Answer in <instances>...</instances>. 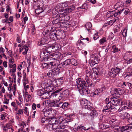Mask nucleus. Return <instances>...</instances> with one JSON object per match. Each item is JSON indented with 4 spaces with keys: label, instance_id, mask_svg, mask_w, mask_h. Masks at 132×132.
Returning a JSON list of instances; mask_svg holds the SVG:
<instances>
[{
    "label": "nucleus",
    "instance_id": "c03bdc74",
    "mask_svg": "<svg viewBox=\"0 0 132 132\" xmlns=\"http://www.w3.org/2000/svg\"><path fill=\"white\" fill-rule=\"evenodd\" d=\"M61 105L60 108H62L63 109H65L67 108L68 105V102H65L64 103L62 104V103L61 102Z\"/></svg>",
    "mask_w": 132,
    "mask_h": 132
},
{
    "label": "nucleus",
    "instance_id": "a18cd8bd",
    "mask_svg": "<svg viewBox=\"0 0 132 132\" xmlns=\"http://www.w3.org/2000/svg\"><path fill=\"white\" fill-rule=\"evenodd\" d=\"M69 90L68 89H66L63 92L64 97H66L68 96L69 95Z\"/></svg>",
    "mask_w": 132,
    "mask_h": 132
},
{
    "label": "nucleus",
    "instance_id": "423d86ee",
    "mask_svg": "<svg viewBox=\"0 0 132 132\" xmlns=\"http://www.w3.org/2000/svg\"><path fill=\"white\" fill-rule=\"evenodd\" d=\"M53 82L49 79H46L43 81L41 84V87L43 88L49 89L53 87Z\"/></svg>",
    "mask_w": 132,
    "mask_h": 132
},
{
    "label": "nucleus",
    "instance_id": "9d476101",
    "mask_svg": "<svg viewBox=\"0 0 132 132\" xmlns=\"http://www.w3.org/2000/svg\"><path fill=\"white\" fill-rule=\"evenodd\" d=\"M60 18H57L52 21V23L53 24H61V23L63 24L65 23L66 21L65 19V17H67V16L61 14H60Z\"/></svg>",
    "mask_w": 132,
    "mask_h": 132
},
{
    "label": "nucleus",
    "instance_id": "e2e57ef3",
    "mask_svg": "<svg viewBox=\"0 0 132 132\" xmlns=\"http://www.w3.org/2000/svg\"><path fill=\"white\" fill-rule=\"evenodd\" d=\"M88 7V6L86 3L84 4L81 7V8L82 9H86Z\"/></svg>",
    "mask_w": 132,
    "mask_h": 132
},
{
    "label": "nucleus",
    "instance_id": "f8f14e48",
    "mask_svg": "<svg viewBox=\"0 0 132 132\" xmlns=\"http://www.w3.org/2000/svg\"><path fill=\"white\" fill-rule=\"evenodd\" d=\"M60 123L59 128H65V125L64 123L70 122L71 120V119L70 117H67L64 119L62 116H60Z\"/></svg>",
    "mask_w": 132,
    "mask_h": 132
},
{
    "label": "nucleus",
    "instance_id": "4c0bfd02",
    "mask_svg": "<svg viewBox=\"0 0 132 132\" xmlns=\"http://www.w3.org/2000/svg\"><path fill=\"white\" fill-rule=\"evenodd\" d=\"M23 75L22 80L23 83V84H24L25 85V84H27L28 81L26 78V73H24Z\"/></svg>",
    "mask_w": 132,
    "mask_h": 132
},
{
    "label": "nucleus",
    "instance_id": "4be33fe9",
    "mask_svg": "<svg viewBox=\"0 0 132 132\" xmlns=\"http://www.w3.org/2000/svg\"><path fill=\"white\" fill-rule=\"evenodd\" d=\"M64 79V78L63 77L58 78L56 79L55 81L56 86H59L63 84Z\"/></svg>",
    "mask_w": 132,
    "mask_h": 132
},
{
    "label": "nucleus",
    "instance_id": "4468645a",
    "mask_svg": "<svg viewBox=\"0 0 132 132\" xmlns=\"http://www.w3.org/2000/svg\"><path fill=\"white\" fill-rule=\"evenodd\" d=\"M80 94L82 95H86L90 93V90L86 88V85H84L78 88Z\"/></svg>",
    "mask_w": 132,
    "mask_h": 132
},
{
    "label": "nucleus",
    "instance_id": "b1692460",
    "mask_svg": "<svg viewBox=\"0 0 132 132\" xmlns=\"http://www.w3.org/2000/svg\"><path fill=\"white\" fill-rule=\"evenodd\" d=\"M3 130L4 132H7L8 130L13 131V129L8 124H6L5 126H3Z\"/></svg>",
    "mask_w": 132,
    "mask_h": 132
},
{
    "label": "nucleus",
    "instance_id": "0e129e2a",
    "mask_svg": "<svg viewBox=\"0 0 132 132\" xmlns=\"http://www.w3.org/2000/svg\"><path fill=\"white\" fill-rule=\"evenodd\" d=\"M99 37L98 33H96L94 36L93 39L94 40H95L98 38Z\"/></svg>",
    "mask_w": 132,
    "mask_h": 132
},
{
    "label": "nucleus",
    "instance_id": "9b49d317",
    "mask_svg": "<svg viewBox=\"0 0 132 132\" xmlns=\"http://www.w3.org/2000/svg\"><path fill=\"white\" fill-rule=\"evenodd\" d=\"M55 111L52 110L50 109L45 108L42 110V112L44 116L46 117H49L51 115L55 116Z\"/></svg>",
    "mask_w": 132,
    "mask_h": 132
},
{
    "label": "nucleus",
    "instance_id": "09e8293b",
    "mask_svg": "<svg viewBox=\"0 0 132 132\" xmlns=\"http://www.w3.org/2000/svg\"><path fill=\"white\" fill-rule=\"evenodd\" d=\"M48 94L46 93H44L41 96L40 98H41L44 99L48 98Z\"/></svg>",
    "mask_w": 132,
    "mask_h": 132
},
{
    "label": "nucleus",
    "instance_id": "5fc2aeb1",
    "mask_svg": "<svg viewBox=\"0 0 132 132\" xmlns=\"http://www.w3.org/2000/svg\"><path fill=\"white\" fill-rule=\"evenodd\" d=\"M44 92L42 89L38 90L37 91V94L40 96L44 94Z\"/></svg>",
    "mask_w": 132,
    "mask_h": 132
},
{
    "label": "nucleus",
    "instance_id": "473e14b6",
    "mask_svg": "<svg viewBox=\"0 0 132 132\" xmlns=\"http://www.w3.org/2000/svg\"><path fill=\"white\" fill-rule=\"evenodd\" d=\"M48 36L50 38L54 39L57 37V35L56 33L52 32L49 34Z\"/></svg>",
    "mask_w": 132,
    "mask_h": 132
},
{
    "label": "nucleus",
    "instance_id": "0eeeda50",
    "mask_svg": "<svg viewBox=\"0 0 132 132\" xmlns=\"http://www.w3.org/2000/svg\"><path fill=\"white\" fill-rule=\"evenodd\" d=\"M70 53L67 52L64 53L62 54L58 52H56L51 54L50 55L53 57L52 58L54 60H56L59 59L60 60L62 59L63 57H65L67 55H71Z\"/></svg>",
    "mask_w": 132,
    "mask_h": 132
},
{
    "label": "nucleus",
    "instance_id": "603ef678",
    "mask_svg": "<svg viewBox=\"0 0 132 132\" xmlns=\"http://www.w3.org/2000/svg\"><path fill=\"white\" fill-rule=\"evenodd\" d=\"M112 48L113 50V53H114L120 51V49L117 47L115 45L112 46Z\"/></svg>",
    "mask_w": 132,
    "mask_h": 132
},
{
    "label": "nucleus",
    "instance_id": "a19ab883",
    "mask_svg": "<svg viewBox=\"0 0 132 132\" xmlns=\"http://www.w3.org/2000/svg\"><path fill=\"white\" fill-rule=\"evenodd\" d=\"M51 102V100H46L44 102L43 104L46 106H48L50 107Z\"/></svg>",
    "mask_w": 132,
    "mask_h": 132
},
{
    "label": "nucleus",
    "instance_id": "774afa93",
    "mask_svg": "<svg viewBox=\"0 0 132 132\" xmlns=\"http://www.w3.org/2000/svg\"><path fill=\"white\" fill-rule=\"evenodd\" d=\"M108 22L109 23V25L111 26L115 22V21L113 20H112Z\"/></svg>",
    "mask_w": 132,
    "mask_h": 132
},
{
    "label": "nucleus",
    "instance_id": "2eb2a0df",
    "mask_svg": "<svg viewBox=\"0 0 132 132\" xmlns=\"http://www.w3.org/2000/svg\"><path fill=\"white\" fill-rule=\"evenodd\" d=\"M118 85L119 87H122L123 88H129L130 89L132 90V84L130 83L121 81L119 83Z\"/></svg>",
    "mask_w": 132,
    "mask_h": 132
},
{
    "label": "nucleus",
    "instance_id": "aec40b11",
    "mask_svg": "<svg viewBox=\"0 0 132 132\" xmlns=\"http://www.w3.org/2000/svg\"><path fill=\"white\" fill-rule=\"evenodd\" d=\"M49 41L46 38H42L38 41V45L39 46H41L47 44Z\"/></svg>",
    "mask_w": 132,
    "mask_h": 132
},
{
    "label": "nucleus",
    "instance_id": "f257e3e1",
    "mask_svg": "<svg viewBox=\"0 0 132 132\" xmlns=\"http://www.w3.org/2000/svg\"><path fill=\"white\" fill-rule=\"evenodd\" d=\"M105 102L106 105L103 108V112H112L113 110L116 111L117 109L113 106V105L116 106L124 104L121 99L112 97L106 98L105 100Z\"/></svg>",
    "mask_w": 132,
    "mask_h": 132
},
{
    "label": "nucleus",
    "instance_id": "13d9d810",
    "mask_svg": "<svg viewBox=\"0 0 132 132\" xmlns=\"http://www.w3.org/2000/svg\"><path fill=\"white\" fill-rule=\"evenodd\" d=\"M107 127H106V126H104V125L103 124H101L100 125V128H101L102 129H104L105 128H107L109 127V126H108L107 125H106Z\"/></svg>",
    "mask_w": 132,
    "mask_h": 132
},
{
    "label": "nucleus",
    "instance_id": "f3484780",
    "mask_svg": "<svg viewBox=\"0 0 132 132\" xmlns=\"http://www.w3.org/2000/svg\"><path fill=\"white\" fill-rule=\"evenodd\" d=\"M77 84H78V88H79L84 85H86L87 84L85 81L82 80L81 78H78L76 80Z\"/></svg>",
    "mask_w": 132,
    "mask_h": 132
},
{
    "label": "nucleus",
    "instance_id": "e433bc0d",
    "mask_svg": "<svg viewBox=\"0 0 132 132\" xmlns=\"http://www.w3.org/2000/svg\"><path fill=\"white\" fill-rule=\"evenodd\" d=\"M53 48L54 49V51L58 50L60 49L61 48V46L57 43H55L54 44H52Z\"/></svg>",
    "mask_w": 132,
    "mask_h": 132
},
{
    "label": "nucleus",
    "instance_id": "7c9ffc66",
    "mask_svg": "<svg viewBox=\"0 0 132 132\" xmlns=\"http://www.w3.org/2000/svg\"><path fill=\"white\" fill-rule=\"evenodd\" d=\"M132 56V52L130 51H127L123 55V57L126 58H128L131 57Z\"/></svg>",
    "mask_w": 132,
    "mask_h": 132
},
{
    "label": "nucleus",
    "instance_id": "72a5a7b5",
    "mask_svg": "<svg viewBox=\"0 0 132 132\" xmlns=\"http://www.w3.org/2000/svg\"><path fill=\"white\" fill-rule=\"evenodd\" d=\"M98 115V113L95 110H92L90 114V116L92 118L94 117H96Z\"/></svg>",
    "mask_w": 132,
    "mask_h": 132
},
{
    "label": "nucleus",
    "instance_id": "5701e85b",
    "mask_svg": "<svg viewBox=\"0 0 132 132\" xmlns=\"http://www.w3.org/2000/svg\"><path fill=\"white\" fill-rule=\"evenodd\" d=\"M127 71L126 76L130 77V79L132 80V66L129 67L127 69Z\"/></svg>",
    "mask_w": 132,
    "mask_h": 132
},
{
    "label": "nucleus",
    "instance_id": "412c9836",
    "mask_svg": "<svg viewBox=\"0 0 132 132\" xmlns=\"http://www.w3.org/2000/svg\"><path fill=\"white\" fill-rule=\"evenodd\" d=\"M52 97H54L55 98L59 97V98L60 100L63 97H64L63 94L61 93H52L51 95Z\"/></svg>",
    "mask_w": 132,
    "mask_h": 132
},
{
    "label": "nucleus",
    "instance_id": "37998d69",
    "mask_svg": "<svg viewBox=\"0 0 132 132\" xmlns=\"http://www.w3.org/2000/svg\"><path fill=\"white\" fill-rule=\"evenodd\" d=\"M24 50L23 52H22V54L23 55H25L26 54L27 52V51L28 50L29 48L27 46L25 45L24 46Z\"/></svg>",
    "mask_w": 132,
    "mask_h": 132
},
{
    "label": "nucleus",
    "instance_id": "052dcab7",
    "mask_svg": "<svg viewBox=\"0 0 132 132\" xmlns=\"http://www.w3.org/2000/svg\"><path fill=\"white\" fill-rule=\"evenodd\" d=\"M24 114L28 116L29 113L28 111V108L27 107H25L24 108Z\"/></svg>",
    "mask_w": 132,
    "mask_h": 132
},
{
    "label": "nucleus",
    "instance_id": "6ab92c4d",
    "mask_svg": "<svg viewBox=\"0 0 132 132\" xmlns=\"http://www.w3.org/2000/svg\"><path fill=\"white\" fill-rule=\"evenodd\" d=\"M119 15L118 11L117 10L109 11L108 12L107 17L108 18L114 16L116 17Z\"/></svg>",
    "mask_w": 132,
    "mask_h": 132
},
{
    "label": "nucleus",
    "instance_id": "69168bd1",
    "mask_svg": "<svg viewBox=\"0 0 132 132\" xmlns=\"http://www.w3.org/2000/svg\"><path fill=\"white\" fill-rule=\"evenodd\" d=\"M99 93L98 89H96L94 92L93 93V95L94 96V95H98Z\"/></svg>",
    "mask_w": 132,
    "mask_h": 132
},
{
    "label": "nucleus",
    "instance_id": "bb28decb",
    "mask_svg": "<svg viewBox=\"0 0 132 132\" xmlns=\"http://www.w3.org/2000/svg\"><path fill=\"white\" fill-rule=\"evenodd\" d=\"M90 102L85 98H83L80 101V104L81 105L85 107L88 105Z\"/></svg>",
    "mask_w": 132,
    "mask_h": 132
},
{
    "label": "nucleus",
    "instance_id": "8fccbe9b",
    "mask_svg": "<svg viewBox=\"0 0 132 132\" xmlns=\"http://www.w3.org/2000/svg\"><path fill=\"white\" fill-rule=\"evenodd\" d=\"M92 106V104L91 103V102H90L89 104H88V105L86 106L85 108L87 109L88 110H92L93 108Z\"/></svg>",
    "mask_w": 132,
    "mask_h": 132
},
{
    "label": "nucleus",
    "instance_id": "dca6fc26",
    "mask_svg": "<svg viewBox=\"0 0 132 132\" xmlns=\"http://www.w3.org/2000/svg\"><path fill=\"white\" fill-rule=\"evenodd\" d=\"M61 104V102L59 100L55 101L51 100L50 107H59L60 106Z\"/></svg>",
    "mask_w": 132,
    "mask_h": 132
},
{
    "label": "nucleus",
    "instance_id": "c9c22d12",
    "mask_svg": "<svg viewBox=\"0 0 132 132\" xmlns=\"http://www.w3.org/2000/svg\"><path fill=\"white\" fill-rule=\"evenodd\" d=\"M85 26L87 31H90V30L91 29L92 25L90 22H87L85 25Z\"/></svg>",
    "mask_w": 132,
    "mask_h": 132
},
{
    "label": "nucleus",
    "instance_id": "6e6d98bb",
    "mask_svg": "<svg viewBox=\"0 0 132 132\" xmlns=\"http://www.w3.org/2000/svg\"><path fill=\"white\" fill-rule=\"evenodd\" d=\"M106 41V38L105 37H103L99 40V42L100 44H102L105 42Z\"/></svg>",
    "mask_w": 132,
    "mask_h": 132
},
{
    "label": "nucleus",
    "instance_id": "c85d7f7f",
    "mask_svg": "<svg viewBox=\"0 0 132 132\" xmlns=\"http://www.w3.org/2000/svg\"><path fill=\"white\" fill-rule=\"evenodd\" d=\"M123 5V3L121 2H119L117 3L114 6L115 9L116 10L119 8H120Z\"/></svg>",
    "mask_w": 132,
    "mask_h": 132
},
{
    "label": "nucleus",
    "instance_id": "680f3d73",
    "mask_svg": "<svg viewBox=\"0 0 132 132\" xmlns=\"http://www.w3.org/2000/svg\"><path fill=\"white\" fill-rule=\"evenodd\" d=\"M41 67L43 69L45 68H48L47 63H43Z\"/></svg>",
    "mask_w": 132,
    "mask_h": 132
},
{
    "label": "nucleus",
    "instance_id": "864d4df0",
    "mask_svg": "<svg viewBox=\"0 0 132 132\" xmlns=\"http://www.w3.org/2000/svg\"><path fill=\"white\" fill-rule=\"evenodd\" d=\"M122 33L123 36L126 37L127 34V29L126 28H124L122 32Z\"/></svg>",
    "mask_w": 132,
    "mask_h": 132
},
{
    "label": "nucleus",
    "instance_id": "6e6552de",
    "mask_svg": "<svg viewBox=\"0 0 132 132\" xmlns=\"http://www.w3.org/2000/svg\"><path fill=\"white\" fill-rule=\"evenodd\" d=\"M121 69L118 67L112 68L109 73V75L113 78L119 75Z\"/></svg>",
    "mask_w": 132,
    "mask_h": 132
},
{
    "label": "nucleus",
    "instance_id": "cd10ccee",
    "mask_svg": "<svg viewBox=\"0 0 132 132\" xmlns=\"http://www.w3.org/2000/svg\"><path fill=\"white\" fill-rule=\"evenodd\" d=\"M47 64L48 68L49 69L53 68L54 67H56L57 65L55 61L47 63Z\"/></svg>",
    "mask_w": 132,
    "mask_h": 132
},
{
    "label": "nucleus",
    "instance_id": "ea45409f",
    "mask_svg": "<svg viewBox=\"0 0 132 132\" xmlns=\"http://www.w3.org/2000/svg\"><path fill=\"white\" fill-rule=\"evenodd\" d=\"M116 95H122L124 91L120 88H116Z\"/></svg>",
    "mask_w": 132,
    "mask_h": 132
},
{
    "label": "nucleus",
    "instance_id": "338daca9",
    "mask_svg": "<svg viewBox=\"0 0 132 132\" xmlns=\"http://www.w3.org/2000/svg\"><path fill=\"white\" fill-rule=\"evenodd\" d=\"M31 97L30 95H29L27 96V98L26 99V102H28L31 100Z\"/></svg>",
    "mask_w": 132,
    "mask_h": 132
},
{
    "label": "nucleus",
    "instance_id": "7ed1b4c3",
    "mask_svg": "<svg viewBox=\"0 0 132 132\" xmlns=\"http://www.w3.org/2000/svg\"><path fill=\"white\" fill-rule=\"evenodd\" d=\"M45 51H45L41 52L40 54V57H43L44 58V60H48L49 58L46 57L50 55V53L55 51L52 44L46 47L45 48Z\"/></svg>",
    "mask_w": 132,
    "mask_h": 132
},
{
    "label": "nucleus",
    "instance_id": "a878e982",
    "mask_svg": "<svg viewBox=\"0 0 132 132\" xmlns=\"http://www.w3.org/2000/svg\"><path fill=\"white\" fill-rule=\"evenodd\" d=\"M118 11H119L118 10ZM130 11L128 8H123L120 11H118L119 15L122 12H123L124 14L127 15L129 13Z\"/></svg>",
    "mask_w": 132,
    "mask_h": 132
},
{
    "label": "nucleus",
    "instance_id": "a211bd4d",
    "mask_svg": "<svg viewBox=\"0 0 132 132\" xmlns=\"http://www.w3.org/2000/svg\"><path fill=\"white\" fill-rule=\"evenodd\" d=\"M125 105H125L122 107H120V111L132 108V103L129 100H127L126 101Z\"/></svg>",
    "mask_w": 132,
    "mask_h": 132
},
{
    "label": "nucleus",
    "instance_id": "de8ad7c7",
    "mask_svg": "<svg viewBox=\"0 0 132 132\" xmlns=\"http://www.w3.org/2000/svg\"><path fill=\"white\" fill-rule=\"evenodd\" d=\"M126 63L127 64H129L131 63H132V59H130V58H124Z\"/></svg>",
    "mask_w": 132,
    "mask_h": 132
},
{
    "label": "nucleus",
    "instance_id": "f03ea898",
    "mask_svg": "<svg viewBox=\"0 0 132 132\" xmlns=\"http://www.w3.org/2000/svg\"><path fill=\"white\" fill-rule=\"evenodd\" d=\"M60 117H59L56 119L54 116L50 118L49 126L50 130H54L57 128H61L59 127L60 123Z\"/></svg>",
    "mask_w": 132,
    "mask_h": 132
},
{
    "label": "nucleus",
    "instance_id": "58836bf2",
    "mask_svg": "<svg viewBox=\"0 0 132 132\" xmlns=\"http://www.w3.org/2000/svg\"><path fill=\"white\" fill-rule=\"evenodd\" d=\"M16 66L15 64L13 65L12 66V68L10 69V73H14L16 72Z\"/></svg>",
    "mask_w": 132,
    "mask_h": 132
},
{
    "label": "nucleus",
    "instance_id": "4d7b16f0",
    "mask_svg": "<svg viewBox=\"0 0 132 132\" xmlns=\"http://www.w3.org/2000/svg\"><path fill=\"white\" fill-rule=\"evenodd\" d=\"M116 88H112L111 90V93L112 95L115 94L116 95Z\"/></svg>",
    "mask_w": 132,
    "mask_h": 132
},
{
    "label": "nucleus",
    "instance_id": "49530a36",
    "mask_svg": "<svg viewBox=\"0 0 132 132\" xmlns=\"http://www.w3.org/2000/svg\"><path fill=\"white\" fill-rule=\"evenodd\" d=\"M43 12L42 8L41 7L36 9L35 11V12L37 15H38L40 13Z\"/></svg>",
    "mask_w": 132,
    "mask_h": 132
},
{
    "label": "nucleus",
    "instance_id": "1a4fd4ad",
    "mask_svg": "<svg viewBox=\"0 0 132 132\" xmlns=\"http://www.w3.org/2000/svg\"><path fill=\"white\" fill-rule=\"evenodd\" d=\"M89 63L91 67H93L98 63V56L96 54H93L90 57Z\"/></svg>",
    "mask_w": 132,
    "mask_h": 132
},
{
    "label": "nucleus",
    "instance_id": "2f4dec72",
    "mask_svg": "<svg viewBox=\"0 0 132 132\" xmlns=\"http://www.w3.org/2000/svg\"><path fill=\"white\" fill-rule=\"evenodd\" d=\"M74 9V7L73 6H68L67 8L64 9L65 12H66L67 13H70Z\"/></svg>",
    "mask_w": 132,
    "mask_h": 132
},
{
    "label": "nucleus",
    "instance_id": "393cba45",
    "mask_svg": "<svg viewBox=\"0 0 132 132\" xmlns=\"http://www.w3.org/2000/svg\"><path fill=\"white\" fill-rule=\"evenodd\" d=\"M119 116L121 118L127 119L130 116V115L127 112H124L119 114Z\"/></svg>",
    "mask_w": 132,
    "mask_h": 132
},
{
    "label": "nucleus",
    "instance_id": "3c124183",
    "mask_svg": "<svg viewBox=\"0 0 132 132\" xmlns=\"http://www.w3.org/2000/svg\"><path fill=\"white\" fill-rule=\"evenodd\" d=\"M43 34L45 37H47L50 34L49 31L48 30H44L43 32Z\"/></svg>",
    "mask_w": 132,
    "mask_h": 132
},
{
    "label": "nucleus",
    "instance_id": "20e7f679",
    "mask_svg": "<svg viewBox=\"0 0 132 132\" xmlns=\"http://www.w3.org/2000/svg\"><path fill=\"white\" fill-rule=\"evenodd\" d=\"M91 72L92 71L90 69L86 70V75L85 79L89 86L94 87L96 84L95 82L92 81L89 78V77H90L92 75Z\"/></svg>",
    "mask_w": 132,
    "mask_h": 132
},
{
    "label": "nucleus",
    "instance_id": "bf43d9fd",
    "mask_svg": "<svg viewBox=\"0 0 132 132\" xmlns=\"http://www.w3.org/2000/svg\"><path fill=\"white\" fill-rule=\"evenodd\" d=\"M16 114H18V115H22L23 114V111L22 109H19L17 111Z\"/></svg>",
    "mask_w": 132,
    "mask_h": 132
},
{
    "label": "nucleus",
    "instance_id": "ddd939ff",
    "mask_svg": "<svg viewBox=\"0 0 132 132\" xmlns=\"http://www.w3.org/2000/svg\"><path fill=\"white\" fill-rule=\"evenodd\" d=\"M60 72V69L58 68H56L49 71L47 75L49 77H54L59 74Z\"/></svg>",
    "mask_w": 132,
    "mask_h": 132
},
{
    "label": "nucleus",
    "instance_id": "f704fd0d",
    "mask_svg": "<svg viewBox=\"0 0 132 132\" xmlns=\"http://www.w3.org/2000/svg\"><path fill=\"white\" fill-rule=\"evenodd\" d=\"M54 61H56V64L57 65H56V66H57V68H62V67H65L64 66V64H63V62L59 64L58 65V63H59V62H60V60H57V59H56V60H54Z\"/></svg>",
    "mask_w": 132,
    "mask_h": 132
},
{
    "label": "nucleus",
    "instance_id": "39448f33",
    "mask_svg": "<svg viewBox=\"0 0 132 132\" xmlns=\"http://www.w3.org/2000/svg\"><path fill=\"white\" fill-rule=\"evenodd\" d=\"M128 121L130 124L126 126L119 127L118 129V131H121L122 132H129L130 129H132V117H130Z\"/></svg>",
    "mask_w": 132,
    "mask_h": 132
},
{
    "label": "nucleus",
    "instance_id": "79ce46f5",
    "mask_svg": "<svg viewBox=\"0 0 132 132\" xmlns=\"http://www.w3.org/2000/svg\"><path fill=\"white\" fill-rule=\"evenodd\" d=\"M71 60L68 59L63 62V64H64L65 67L66 66L69 65L70 63Z\"/></svg>",
    "mask_w": 132,
    "mask_h": 132
},
{
    "label": "nucleus",
    "instance_id": "c756f323",
    "mask_svg": "<svg viewBox=\"0 0 132 132\" xmlns=\"http://www.w3.org/2000/svg\"><path fill=\"white\" fill-rule=\"evenodd\" d=\"M69 3V2L66 1L61 3L60 4L61 6V7L64 10L65 9L67 8L66 7L68 6Z\"/></svg>",
    "mask_w": 132,
    "mask_h": 132
}]
</instances>
